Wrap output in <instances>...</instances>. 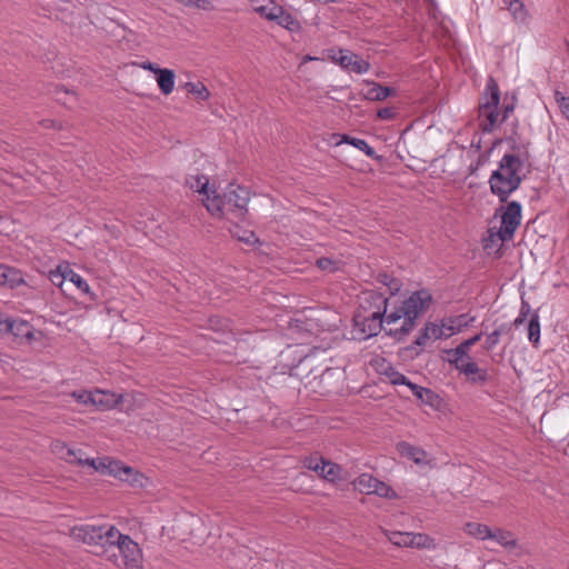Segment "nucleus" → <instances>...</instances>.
Instances as JSON below:
<instances>
[{
    "label": "nucleus",
    "instance_id": "1",
    "mask_svg": "<svg viewBox=\"0 0 569 569\" xmlns=\"http://www.w3.org/2000/svg\"><path fill=\"white\" fill-rule=\"evenodd\" d=\"M431 300V293L421 289L388 309L385 293L363 292L361 310L353 317L357 338L369 339L383 328L388 336L398 341L403 340L412 331L419 315L428 310Z\"/></svg>",
    "mask_w": 569,
    "mask_h": 569
},
{
    "label": "nucleus",
    "instance_id": "2",
    "mask_svg": "<svg viewBox=\"0 0 569 569\" xmlns=\"http://www.w3.org/2000/svg\"><path fill=\"white\" fill-rule=\"evenodd\" d=\"M71 536L87 545L103 548L117 567L143 569V555L139 545L112 525H80L71 529Z\"/></svg>",
    "mask_w": 569,
    "mask_h": 569
},
{
    "label": "nucleus",
    "instance_id": "3",
    "mask_svg": "<svg viewBox=\"0 0 569 569\" xmlns=\"http://www.w3.org/2000/svg\"><path fill=\"white\" fill-rule=\"evenodd\" d=\"M53 450L60 458L69 463L89 466L96 471L119 478L121 481H126L131 486L144 487L149 482V479L144 475L111 458H83L81 450L70 448L62 442H57Z\"/></svg>",
    "mask_w": 569,
    "mask_h": 569
},
{
    "label": "nucleus",
    "instance_id": "4",
    "mask_svg": "<svg viewBox=\"0 0 569 569\" xmlns=\"http://www.w3.org/2000/svg\"><path fill=\"white\" fill-rule=\"evenodd\" d=\"M522 171L523 162L520 157L515 153H506L489 178L491 192L501 202L507 201L509 196L519 188L522 181Z\"/></svg>",
    "mask_w": 569,
    "mask_h": 569
},
{
    "label": "nucleus",
    "instance_id": "5",
    "mask_svg": "<svg viewBox=\"0 0 569 569\" xmlns=\"http://www.w3.org/2000/svg\"><path fill=\"white\" fill-rule=\"evenodd\" d=\"M250 192L247 188L236 183H229L222 196L212 191V198L204 200V207L213 217L233 214L243 218L248 212Z\"/></svg>",
    "mask_w": 569,
    "mask_h": 569
},
{
    "label": "nucleus",
    "instance_id": "6",
    "mask_svg": "<svg viewBox=\"0 0 569 569\" xmlns=\"http://www.w3.org/2000/svg\"><path fill=\"white\" fill-rule=\"evenodd\" d=\"M500 101V90L493 78H489L479 104V127L483 132H491L500 121V111L498 109Z\"/></svg>",
    "mask_w": 569,
    "mask_h": 569
},
{
    "label": "nucleus",
    "instance_id": "7",
    "mask_svg": "<svg viewBox=\"0 0 569 569\" xmlns=\"http://www.w3.org/2000/svg\"><path fill=\"white\" fill-rule=\"evenodd\" d=\"M521 203L518 201H511L505 207H501V226L497 232L498 238L502 241H510L518 227L521 223Z\"/></svg>",
    "mask_w": 569,
    "mask_h": 569
},
{
    "label": "nucleus",
    "instance_id": "8",
    "mask_svg": "<svg viewBox=\"0 0 569 569\" xmlns=\"http://www.w3.org/2000/svg\"><path fill=\"white\" fill-rule=\"evenodd\" d=\"M329 59L342 70L365 74L370 70V62L348 49H331L328 51Z\"/></svg>",
    "mask_w": 569,
    "mask_h": 569
},
{
    "label": "nucleus",
    "instance_id": "9",
    "mask_svg": "<svg viewBox=\"0 0 569 569\" xmlns=\"http://www.w3.org/2000/svg\"><path fill=\"white\" fill-rule=\"evenodd\" d=\"M397 451L402 458L412 461L420 470L429 471L436 468V458L423 448L413 446L407 441L397 443Z\"/></svg>",
    "mask_w": 569,
    "mask_h": 569
},
{
    "label": "nucleus",
    "instance_id": "10",
    "mask_svg": "<svg viewBox=\"0 0 569 569\" xmlns=\"http://www.w3.org/2000/svg\"><path fill=\"white\" fill-rule=\"evenodd\" d=\"M4 333H9L20 345H31L42 338V332L37 330L29 321L20 318H9Z\"/></svg>",
    "mask_w": 569,
    "mask_h": 569
},
{
    "label": "nucleus",
    "instance_id": "11",
    "mask_svg": "<svg viewBox=\"0 0 569 569\" xmlns=\"http://www.w3.org/2000/svg\"><path fill=\"white\" fill-rule=\"evenodd\" d=\"M352 485L355 490L363 495H377L390 499L397 497L396 491L390 486L369 473L360 475L353 480Z\"/></svg>",
    "mask_w": 569,
    "mask_h": 569
},
{
    "label": "nucleus",
    "instance_id": "12",
    "mask_svg": "<svg viewBox=\"0 0 569 569\" xmlns=\"http://www.w3.org/2000/svg\"><path fill=\"white\" fill-rule=\"evenodd\" d=\"M129 397V395H127ZM94 401L92 406L102 410H109L124 401L126 396L97 389L93 391Z\"/></svg>",
    "mask_w": 569,
    "mask_h": 569
},
{
    "label": "nucleus",
    "instance_id": "13",
    "mask_svg": "<svg viewBox=\"0 0 569 569\" xmlns=\"http://www.w3.org/2000/svg\"><path fill=\"white\" fill-rule=\"evenodd\" d=\"M186 184L189 189L202 196L201 201L203 203L208 198H212V191H217L216 189L210 188L208 177L201 173L189 174L186 178Z\"/></svg>",
    "mask_w": 569,
    "mask_h": 569
},
{
    "label": "nucleus",
    "instance_id": "14",
    "mask_svg": "<svg viewBox=\"0 0 569 569\" xmlns=\"http://www.w3.org/2000/svg\"><path fill=\"white\" fill-rule=\"evenodd\" d=\"M503 4L511 13L512 20L520 26H526L529 22V12L521 0H503Z\"/></svg>",
    "mask_w": 569,
    "mask_h": 569
},
{
    "label": "nucleus",
    "instance_id": "15",
    "mask_svg": "<svg viewBox=\"0 0 569 569\" xmlns=\"http://www.w3.org/2000/svg\"><path fill=\"white\" fill-rule=\"evenodd\" d=\"M365 84L368 86V90L363 93L367 100L382 101L393 94V89L381 86L375 81L365 80Z\"/></svg>",
    "mask_w": 569,
    "mask_h": 569
},
{
    "label": "nucleus",
    "instance_id": "16",
    "mask_svg": "<svg viewBox=\"0 0 569 569\" xmlns=\"http://www.w3.org/2000/svg\"><path fill=\"white\" fill-rule=\"evenodd\" d=\"M461 373L466 375L468 379L472 382L485 383L488 379V373L486 370L480 369L478 365L469 359L468 361L460 365L458 369Z\"/></svg>",
    "mask_w": 569,
    "mask_h": 569
},
{
    "label": "nucleus",
    "instance_id": "17",
    "mask_svg": "<svg viewBox=\"0 0 569 569\" xmlns=\"http://www.w3.org/2000/svg\"><path fill=\"white\" fill-rule=\"evenodd\" d=\"M156 76V81L161 93L164 96L170 94L174 89V71L171 69L162 68Z\"/></svg>",
    "mask_w": 569,
    "mask_h": 569
},
{
    "label": "nucleus",
    "instance_id": "18",
    "mask_svg": "<svg viewBox=\"0 0 569 569\" xmlns=\"http://www.w3.org/2000/svg\"><path fill=\"white\" fill-rule=\"evenodd\" d=\"M252 4L254 12L272 22L276 20L281 8V6L273 0H268L264 4H260V0H252Z\"/></svg>",
    "mask_w": 569,
    "mask_h": 569
},
{
    "label": "nucleus",
    "instance_id": "19",
    "mask_svg": "<svg viewBox=\"0 0 569 569\" xmlns=\"http://www.w3.org/2000/svg\"><path fill=\"white\" fill-rule=\"evenodd\" d=\"M21 283H23V278L20 271L11 267L0 264V284L14 288Z\"/></svg>",
    "mask_w": 569,
    "mask_h": 569
},
{
    "label": "nucleus",
    "instance_id": "20",
    "mask_svg": "<svg viewBox=\"0 0 569 569\" xmlns=\"http://www.w3.org/2000/svg\"><path fill=\"white\" fill-rule=\"evenodd\" d=\"M273 22L292 33L300 32L302 29L300 21L297 20L290 12L286 11L282 7L280 8V12H278Z\"/></svg>",
    "mask_w": 569,
    "mask_h": 569
},
{
    "label": "nucleus",
    "instance_id": "21",
    "mask_svg": "<svg viewBox=\"0 0 569 569\" xmlns=\"http://www.w3.org/2000/svg\"><path fill=\"white\" fill-rule=\"evenodd\" d=\"M491 529L487 525L479 522H467L463 530L467 535L478 540H489L491 536Z\"/></svg>",
    "mask_w": 569,
    "mask_h": 569
},
{
    "label": "nucleus",
    "instance_id": "22",
    "mask_svg": "<svg viewBox=\"0 0 569 569\" xmlns=\"http://www.w3.org/2000/svg\"><path fill=\"white\" fill-rule=\"evenodd\" d=\"M410 548L435 550L437 548L436 540L426 533L411 532Z\"/></svg>",
    "mask_w": 569,
    "mask_h": 569
},
{
    "label": "nucleus",
    "instance_id": "23",
    "mask_svg": "<svg viewBox=\"0 0 569 569\" xmlns=\"http://www.w3.org/2000/svg\"><path fill=\"white\" fill-rule=\"evenodd\" d=\"M409 389L412 391L413 396L427 405L435 406V402L439 401V397L430 389L423 388L413 382L409 385Z\"/></svg>",
    "mask_w": 569,
    "mask_h": 569
},
{
    "label": "nucleus",
    "instance_id": "24",
    "mask_svg": "<svg viewBox=\"0 0 569 569\" xmlns=\"http://www.w3.org/2000/svg\"><path fill=\"white\" fill-rule=\"evenodd\" d=\"M489 540L496 541L498 545L510 548L516 546V538L510 531H506L499 528L491 529V536Z\"/></svg>",
    "mask_w": 569,
    "mask_h": 569
},
{
    "label": "nucleus",
    "instance_id": "25",
    "mask_svg": "<svg viewBox=\"0 0 569 569\" xmlns=\"http://www.w3.org/2000/svg\"><path fill=\"white\" fill-rule=\"evenodd\" d=\"M184 89L188 93L194 96V98L200 101H207L210 98L208 88L201 81L186 82Z\"/></svg>",
    "mask_w": 569,
    "mask_h": 569
},
{
    "label": "nucleus",
    "instance_id": "26",
    "mask_svg": "<svg viewBox=\"0 0 569 569\" xmlns=\"http://www.w3.org/2000/svg\"><path fill=\"white\" fill-rule=\"evenodd\" d=\"M446 353L448 356V362L452 365L457 370L460 368V365L465 362V358L468 360L470 359L468 352L460 343L456 348L447 350Z\"/></svg>",
    "mask_w": 569,
    "mask_h": 569
},
{
    "label": "nucleus",
    "instance_id": "27",
    "mask_svg": "<svg viewBox=\"0 0 569 569\" xmlns=\"http://www.w3.org/2000/svg\"><path fill=\"white\" fill-rule=\"evenodd\" d=\"M328 459L319 456H310L303 459L302 465L306 469L315 471L319 477L322 478V473L326 468Z\"/></svg>",
    "mask_w": 569,
    "mask_h": 569
},
{
    "label": "nucleus",
    "instance_id": "28",
    "mask_svg": "<svg viewBox=\"0 0 569 569\" xmlns=\"http://www.w3.org/2000/svg\"><path fill=\"white\" fill-rule=\"evenodd\" d=\"M377 281L386 287L390 296H395L401 289V281L388 273H380L377 277Z\"/></svg>",
    "mask_w": 569,
    "mask_h": 569
},
{
    "label": "nucleus",
    "instance_id": "29",
    "mask_svg": "<svg viewBox=\"0 0 569 569\" xmlns=\"http://www.w3.org/2000/svg\"><path fill=\"white\" fill-rule=\"evenodd\" d=\"M463 316L456 318H447L442 320V327L446 332V337H450L457 332H460L463 327H467L466 322H462Z\"/></svg>",
    "mask_w": 569,
    "mask_h": 569
},
{
    "label": "nucleus",
    "instance_id": "30",
    "mask_svg": "<svg viewBox=\"0 0 569 569\" xmlns=\"http://www.w3.org/2000/svg\"><path fill=\"white\" fill-rule=\"evenodd\" d=\"M67 280L72 282L81 292L89 295L93 298L89 283L77 272L69 267L67 268Z\"/></svg>",
    "mask_w": 569,
    "mask_h": 569
},
{
    "label": "nucleus",
    "instance_id": "31",
    "mask_svg": "<svg viewBox=\"0 0 569 569\" xmlns=\"http://www.w3.org/2000/svg\"><path fill=\"white\" fill-rule=\"evenodd\" d=\"M528 339L535 346L540 340V321H539V315L537 312H535L530 316L529 323H528Z\"/></svg>",
    "mask_w": 569,
    "mask_h": 569
},
{
    "label": "nucleus",
    "instance_id": "32",
    "mask_svg": "<svg viewBox=\"0 0 569 569\" xmlns=\"http://www.w3.org/2000/svg\"><path fill=\"white\" fill-rule=\"evenodd\" d=\"M231 233L234 238H237L239 241L246 243V244H256L259 239L257 238L256 233L251 230H242L238 226H236Z\"/></svg>",
    "mask_w": 569,
    "mask_h": 569
},
{
    "label": "nucleus",
    "instance_id": "33",
    "mask_svg": "<svg viewBox=\"0 0 569 569\" xmlns=\"http://www.w3.org/2000/svg\"><path fill=\"white\" fill-rule=\"evenodd\" d=\"M322 478L329 482L341 479V467L338 463L327 460Z\"/></svg>",
    "mask_w": 569,
    "mask_h": 569
},
{
    "label": "nucleus",
    "instance_id": "34",
    "mask_svg": "<svg viewBox=\"0 0 569 569\" xmlns=\"http://www.w3.org/2000/svg\"><path fill=\"white\" fill-rule=\"evenodd\" d=\"M411 532L391 531L389 541L397 547H410Z\"/></svg>",
    "mask_w": 569,
    "mask_h": 569
},
{
    "label": "nucleus",
    "instance_id": "35",
    "mask_svg": "<svg viewBox=\"0 0 569 569\" xmlns=\"http://www.w3.org/2000/svg\"><path fill=\"white\" fill-rule=\"evenodd\" d=\"M431 341L430 339V336H429V332L427 330L426 327H423L418 336L416 337V339L413 340L412 345L410 346V348L412 350H416L417 353H419L426 346L427 343Z\"/></svg>",
    "mask_w": 569,
    "mask_h": 569
},
{
    "label": "nucleus",
    "instance_id": "36",
    "mask_svg": "<svg viewBox=\"0 0 569 569\" xmlns=\"http://www.w3.org/2000/svg\"><path fill=\"white\" fill-rule=\"evenodd\" d=\"M67 268L68 266H58L56 270L49 272V280L58 287H61L67 280Z\"/></svg>",
    "mask_w": 569,
    "mask_h": 569
},
{
    "label": "nucleus",
    "instance_id": "37",
    "mask_svg": "<svg viewBox=\"0 0 569 569\" xmlns=\"http://www.w3.org/2000/svg\"><path fill=\"white\" fill-rule=\"evenodd\" d=\"M349 144L362 151L366 156L373 158L376 154L375 149L363 139L355 138L349 141Z\"/></svg>",
    "mask_w": 569,
    "mask_h": 569
},
{
    "label": "nucleus",
    "instance_id": "38",
    "mask_svg": "<svg viewBox=\"0 0 569 569\" xmlns=\"http://www.w3.org/2000/svg\"><path fill=\"white\" fill-rule=\"evenodd\" d=\"M555 101L558 104L561 113L565 116L567 120H569V97H566L559 90H556L553 93Z\"/></svg>",
    "mask_w": 569,
    "mask_h": 569
},
{
    "label": "nucleus",
    "instance_id": "39",
    "mask_svg": "<svg viewBox=\"0 0 569 569\" xmlns=\"http://www.w3.org/2000/svg\"><path fill=\"white\" fill-rule=\"evenodd\" d=\"M530 311H531L530 305L527 301L522 300L519 315L513 320V326L516 328H519L521 325H523L527 321V319L530 315Z\"/></svg>",
    "mask_w": 569,
    "mask_h": 569
},
{
    "label": "nucleus",
    "instance_id": "40",
    "mask_svg": "<svg viewBox=\"0 0 569 569\" xmlns=\"http://www.w3.org/2000/svg\"><path fill=\"white\" fill-rule=\"evenodd\" d=\"M316 264L320 270L327 272L336 271L339 268V261L330 258H319L317 259Z\"/></svg>",
    "mask_w": 569,
    "mask_h": 569
},
{
    "label": "nucleus",
    "instance_id": "41",
    "mask_svg": "<svg viewBox=\"0 0 569 569\" xmlns=\"http://www.w3.org/2000/svg\"><path fill=\"white\" fill-rule=\"evenodd\" d=\"M71 396L76 401H78L79 403H82V405H91L92 406V401H94L93 391H86V390L73 391L71 393Z\"/></svg>",
    "mask_w": 569,
    "mask_h": 569
},
{
    "label": "nucleus",
    "instance_id": "42",
    "mask_svg": "<svg viewBox=\"0 0 569 569\" xmlns=\"http://www.w3.org/2000/svg\"><path fill=\"white\" fill-rule=\"evenodd\" d=\"M425 327L427 328L431 340H438L441 339L442 337H446L442 323L437 325L433 322H429Z\"/></svg>",
    "mask_w": 569,
    "mask_h": 569
},
{
    "label": "nucleus",
    "instance_id": "43",
    "mask_svg": "<svg viewBox=\"0 0 569 569\" xmlns=\"http://www.w3.org/2000/svg\"><path fill=\"white\" fill-rule=\"evenodd\" d=\"M389 369L391 372L386 371V373L390 377V381L392 385H405L409 388L411 381L405 375L395 371L391 367Z\"/></svg>",
    "mask_w": 569,
    "mask_h": 569
},
{
    "label": "nucleus",
    "instance_id": "44",
    "mask_svg": "<svg viewBox=\"0 0 569 569\" xmlns=\"http://www.w3.org/2000/svg\"><path fill=\"white\" fill-rule=\"evenodd\" d=\"M500 335H501L500 329H496L491 333H489L485 341V349L492 350L498 345Z\"/></svg>",
    "mask_w": 569,
    "mask_h": 569
},
{
    "label": "nucleus",
    "instance_id": "45",
    "mask_svg": "<svg viewBox=\"0 0 569 569\" xmlns=\"http://www.w3.org/2000/svg\"><path fill=\"white\" fill-rule=\"evenodd\" d=\"M396 110L392 107H385L378 110L377 116L382 120H391L396 117Z\"/></svg>",
    "mask_w": 569,
    "mask_h": 569
},
{
    "label": "nucleus",
    "instance_id": "46",
    "mask_svg": "<svg viewBox=\"0 0 569 569\" xmlns=\"http://www.w3.org/2000/svg\"><path fill=\"white\" fill-rule=\"evenodd\" d=\"M187 6H194L196 8L209 10L211 8V3L209 0H183Z\"/></svg>",
    "mask_w": 569,
    "mask_h": 569
},
{
    "label": "nucleus",
    "instance_id": "47",
    "mask_svg": "<svg viewBox=\"0 0 569 569\" xmlns=\"http://www.w3.org/2000/svg\"><path fill=\"white\" fill-rule=\"evenodd\" d=\"M137 66L143 70L153 72L154 74H157L162 69L151 61H142V62L138 63Z\"/></svg>",
    "mask_w": 569,
    "mask_h": 569
},
{
    "label": "nucleus",
    "instance_id": "48",
    "mask_svg": "<svg viewBox=\"0 0 569 569\" xmlns=\"http://www.w3.org/2000/svg\"><path fill=\"white\" fill-rule=\"evenodd\" d=\"M515 110V103L513 102H510V103H505L503 107H502V111H500V121H506L509 116Z\"/></svg>",
    "mask_w": 569,
    "mask_h": 569
},
{
    "label": "nucleus",
    "instance_id": "49",
    "mask_svg": "<svg viewBox=\"0 0 569 569\" xmlns=\"http://www.w3.org/2000/svg\"><path fill=\"white\" fill-rule=\"evenodd\" d=\"M481 339V333L475 335L471 338L462 341L460 345L469 352L470 348Z\"/></svg>",
    "mask_w": 569,
    "mask_h": 569
},
{
    "label": "nucleus",
    "instance_id": "50",
    "mask_svg": "<svg viewBox=\"0 0 569 569\" xmlns=\"http://www.w3.org/2000/svg\"><path fill=\"white\" fill-rule=\"evenodd\" d=\"M336 137L338 138V140L336 141L337 146H339L341 143H348L349 144V141H351V139H353V137H350L348 134H337Z\"/></svg>",
    "mask_w": 569,
    "mask_h": 569
},
{
    "label": "nucleus",
    "instance_id": "51",
    "mask_svg": "<svg viewBox=\"0 0 569 569\" xmlns=\"http://www.w3.org/2000/svg\"><path fill=\"white\" fill-rule=\"evenodd\" d=\"M10 317H6L2 312H0V332L4 333L7 323Z\"/></svg>",
    "mask_w": 569,
    "mask_h": 569
},
{
    "label": "nucleus",
    "instance_id": "52",
    "mask_svg": "<svg viewBox=\"0 0 569 569\" xmlns=\"http://www.w3.org/2000/svg\"><path fill=\"white\" fill-rule=\"evenodd\" d=\"M485 569H505L503 565L498 561H488L485 565Z\"/></svg>",
    "mask_w": 569,
    "mask_h": 569
},
{
    "label": "nucleus",
    "instance_id": "53",
    "mask_svg": "<svg viewBox=\"0 0 569 569\" xmlns=\"http://www.w3.org/2000/svg\"><path fill=\"white\" fill-rule=\"evenodd\" d=\"M130 397L132 398V400H133L134 402H138L140 406H141V405L143 403V401H144V396H143V395H141V393H132V395H130Z\"/></svg>",
    "mask_w": 569,
    "mask_h": 569
},
{
    "label": "nucleus",
    "instance_id": "54",
    "mask_svg": "<svg viewBox=\"0 0 569 569\" xmlns=\"http://www.w3.org/2000/svg\"><path fill=\"white\" fill-rule=\"evenodd\" d=\"M41 123L44 128H56L54 120L47 119V120H43Z\"/></svg>",
    "mask_w": 569,
    "mask_h": 569
},
{
    "label": "nucleus",
    "instance_id": "55",
    "mask_svg": "<svg viewBox=\"0 0 569 569\" xmlns=\"http://www.w3.org/2000/svg\"><path fill=\"white\" fill-rule=\"evenodd\" d=\"M316 60H319V58L318 57H312V56H309V54H307V56H305L302 58V62L303 63L309 62V61H316Z\"/></svg>",
    "mask_w": 569,
    "mask_h": 569
},
{
    "label": "nucleus",
    "instance_id": "56",
    "mask_svg": "<svg viewBox=\"0 0 569 569\" xmlns=\"http://www.w3.org/2000/svg\"><path fill=\"white\" fill-rule=\"evenodd\" d=\"M64 92H66L67 94H70L71 97H73V96H74V93H73V92H70L69 90H66Z\"/></svg>",
    "mask_w": 569,
    "mask_h": 569
},
{
    "label": "nucleus",
    "instance_id": "57",
    "mask_svg": "<svg viewBox=\"0 0 569 569\" xmlns=\"http://www.w3.org/2000/svg\"><path fill=\"white\" fill-rule=\"evenodd\" d=\"M567 49H568V51H569V43L567 44Z\"/></svg>",
    "mask_w": 569,
    "mask_h": 569
}]
</instances>
